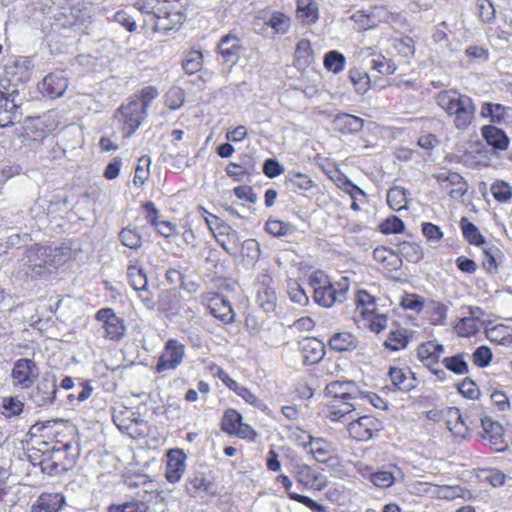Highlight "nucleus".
Instances as JSON below:
<instances>
[{"label": "nucleus", "instance_id": "nucleus-59", "mask_svg": "<svg viewBox=\"0 0 512 512\" xmlns=\"http://www.w3.org/2000/svg\"><path fill=\"white\" fill-rule=\"evenodd\" d=\"M483 116H490L491 121L500 123L504 119L505 107L498 103L485 102L481 111Z\"/></svg>", "mask_w": 512, "mask_h": 512}, {"label": "nucleus", "instance_id": "nucleus-26", "mask_svg": "<svg viewBox=\"0 0 512 512\" xmlns=\"http://www.w3.org/2000/svg\"><path fill=\"white\" fill-rule=\"evenodd\" d=\"M334 129L342 134H354L362 130L364 120L358 116L342 113L333 121Z\"/></svg>", "mask_w": 512, "mask_h": 512}, {"label": "nucleus", "instance_id": "nucleus-10", "mask_svg": "<svg viewBox=\"0 0 512 512\" xmlns=\"http://www.w3.org/2000/svg\"><path fill=\"white\" fill-rule=\"evenodd\" d=\"M56 124L49 114L27 117L24 120L25 139H32L38 143L42 142L55 129Z\"/></svg>", "mask_w": 512, "mask_h": 512}, {"label": "nucleus", "instance_id": "nucleus-45", "mask_svg": "<svg viewBox=\"0 0 512 512\" xmlns=\"http://www.w3.org/2000/svg\"><path fill=\"white\" fill-rule=\"evenodd\" d=\"M240 236L236 230L219 237L217 243L231 256H235L240 250Z\"/></svg>", "mask_w": 512, "mask_h": 512}, {"label": "nucleus", "instance_id": "nucleus-38", "mask_svg": "<svg viewBox=\"0 0 512 512\" xmlns=\"http://www.w3.org/2000/svg\"><path fill=\"white\" fill-rule=\"evenodd\" d=\"M460 226L463 236L469 242V244L480 246L485 243V239L478 227L470 222L466 217H462Z\"/></svg>", "mask_w": 512, "mask_h": 512}, {"label": "nucleus", "instance_id": "nucleus-23", "mask_svg": "<svg viewBox=\"0 0 512 512\" xmlns=\"http://www.w3.org/2000/svg\"><path fill=\"white\" fill-rule=\"evenodd\" d=\"M186 455L181 449H171L167 453L165 476L170 483L178 482L185 471Z\"/></svg>", "mask_w": 512, "mask_h": 512}, {"label": "nucleus", "instance_id": "nucleus-63", "mask_svg": "<svg viewBox=\"0 0 512 512\" xmlns=\"http://www.w3.org/2000/svg\"><path fill=\"white\" fill-rule=\"evenodd\" d=\"M492 356L493 355L491 349L487 346L482 345L477 347L476 350L473 352L472 360L476 366L484 368L490 364Z\"/></svg>", "mask_w": 512, "mask_h": 512}, {"label": "nucleus", "instance_id": "nucleus-27", "mask_svg": "<svg viewBox=\"0 0 512 512\" xmlns=\"http://www.w3.org/2000/svg\"><path fill=\"white\" fill-rule=\"evenodd\" d=\"M389 377L392 384L402 391H410L417 385V378L410 370L405 372L402 368L390 367Z\"/></svg>", "mask_w": 512, "mask_h": 512}, {"label": "nucleus", "instance_id": "nucleus-25", "mask_svg": "<svg viewBox=\"0 0 512 512\" xmlns=\"http://www.w3.org/2000/svg\"><path fill=\"white\" fill-rule=\"evenodd\" d=\"M16 96L0 99V127H8L20 121L19 106L15 102Z\"/></svg>", "mask_w": 512, "mask_h": 512}, {"label": "nucleus", "instance_id": "nucleus-1", "mask_svg": "<svg viewBox=\"0 0 512 512\" xmlns=\"http://www.w3.org/2000/svg\"><path fill=\"white\" fill-rule=\"evenodd\" d=\"M134 6L143 15V30L169 31L186 20V8L181 0H139Z\"/></svg>", "mask_w": 512, "mask_h": 512}, {"label": "nucleus", "instance_id": "nucleus-50", "mask_svg": "<svg viewBox=\"0 0 512 512\" xmlns=\"http://www.w3.org/2000/svg\"><path fill=\"white\" fill-rule=\"evenodd\" d=\"M490 191L494 199L501 203H506L512 198V188L503 180H496L491 185Z\"/></svg>", "mask_w": 512, "mask_h": 512}, {"label": "nucleus", "instance_id": "nucleus-34", "mask_svg": "<svg viewBox=\"0 0 512 512\" xmlns=\"http://www.w3.org/2000/svg\"><path fill=\"white\" fill-rule=\"evenodd\" d=\"M127 276L129 284L135 291H145V288L148 286L147 275L142 268L137 267L136 263L130 261L127 268Z\"/></svg>", "mask_w": 512, "mask_h": 512}, {"label": "nucleus", "instance_id": "nucleus-48", "mask_svg": "<svg viewBox=\"0 0 512 512\" xmlns=\"http://www.w3.org/2000/svg\"><path fill=\"white\" fill-rule=\"evenodd\" d=\"M286 182L293 187L307 191L315 186L314 181L307 175L297 171H289L286 175Z\"/></svg>", "mask_w": 512, "mask_h": 512}, {"label": "nucleus", "instance_id": "nucleus-13", "mask_svg": "<svg viewBox=\"0 0 512 512\" xmlns=\"http://www.w3.org/2000/svg\"><path fill=\"white\" fill-rule=\"evenodd\" d=\"M96 319L103 323L105 338L119 341L125 335L126 326L124 320L117 316L112 308H102L98 310Z\"/></svg>", "mask_w": 512, "mask_h": 512}, {"label": "nucleus", "instance_id": "nucleus-41", "mask_svg": "<svg viewBox=\"0 0 512 512\" xmlns=\"http://www.w3.org/2000/svg\"><path fill=\"white\" fill-rule=\"evenodd\" d=\"M346 63L345 56L336 50H331L324 55L323 64L324 67L333 72L334 74H338L343 71Z\"/></svg>", "mask_w": 512, "mask_h": 512}, {"label": "nucleus", "instance_id": "nucleus-57", "mask_svg": "<svg viewBox=\"0 0 512 512\" xmlns=\"http://www.w3.org/2000/svg\"><path fill=\"white\" fill-rule=\"evenodd\" d=\"M371 68L382 75H392L397 70L394 61L383 55H378L377 58L372 59Z\"/></svg>", "mask_w": 512, "mask_h": 512}, {"label": "nucleus", "instance_id": "nucleus-22", "mask_svg": "<svg viewBox=\"0 0 512 512\" xmlns=\"http://www.w3.org/2000/svg\"><path fill=\"white\" fill-rule=\"evenodd\" d=\"M66 505V498L62 493L43 492L31 506V512H59Z\"/></svg>", "mask_w": 512, "mask_h": 512}, {"label": "nucleus", "instance_id": "nucleus-56", "mask_svg": "<svg viewBox=\"0 0 512 512\" xmlns=\"http://www.w3.org/2000/svg\"><path fill=\"white\" fill-rule=\"evenodd\" d=\"M417 356L423 365L428 369H432V367L436 366L439 362L435 356V352L431 350V344L427 342L419 345L417 349Z\"/></svg>", "mask_w": 512, "mask_h": 512}, {"label": "nucleus", "instance_id": "nucleus-46", "mask_svg": "<svg viewBox=\"0 0 512 512\" xmlns=\"http://www.w3.org/2000/svg\"><path fill=\"white\" fill-rule=\"evenodd\" d=\"M257 302L265 312H272L276 307V293L274 289L266 286L258 290Z\"/></svg>", "mask_w": 512, "mask_h": 512}, {"label": "nucleus", "instance_id": "nucleus-17", "mask_svg": "<svg viewBox=\"0 0 512 512\" xmlns=\"http://www.w3.org/2000/svg\"><path fill=\"white\" fill-rule=\"evenodd\" d=\"M243 50L241 39L234 34L223 36L218 43V51L223 62L230 66L235 65L239 61Z\"/></svg>", "mask_w": 512, "mask_h": 512}, {"label": "nucleus", "instance_id": "nucleus-55", "mask_svg": "<svg viewBox=\"0 0 512 512\" xmlns=\"http://www.w3.org/2000/svg\"><path fill=\"white\" fill-rule=\"evenodd\" d=\"M477 13L483 23H491L495 20L496 9L491 0H477Z\"/></svg>", "mask_w": 512, "mask_h": 512}, {"label": "nucleus", "instance_id": "nucleus-37", "mask_svg": "<svg viewBox=\"0 0 512 512\" xmlns=\"http://www.w3.org/2000/svg\"><path fill=\"white\" fill-rule=\"evenodd\" d=\"M399 254L410 263H418L423 259L424 251L422 247L415 242L402 241L398 244Z\"/></svg>", "mask_w": 512, "mask_h": 512}, {"label": "nucleus", "instance_id": "nucleus-6", "mask_svg": "<svg viewBox=\"0 0 512 512\" xmlns=\"http://www.w3.org/2000/svg\"><path fill=\"white\" fill-rule=\"evenodd\" d=\"M146 116L147 112L138 100H131L122 104L114 114L115 119L122 124L125 138H129L135 133Z\"/></svg>", "mask_w": 512, "mask_h": 512}, {"label": "nucleus", "instance_id": "nucleus-47", "mask_svg": "<svg viewBox=\"0 0 512 512\" xmlns=\"http://www.w3.org/2000/svg\"><path fill=\"white\" fill-rule=\"evenodd\" d=\"M408 338L403 330H391L387 339L384 341V346L391 351H399L406 348Z\"/></svg>", "mask_w": 512, "mask_h": 512}, {"label": "nucleus", "instance_id": "nucleus-64", "mask_svg": "<svg viewBox=\"0 0 512 512\" xmlns=\"http://www.w3.org/2000/svg\"><path fill=\"white\" fill-rule=\"evenodd\" d=\"M184 101V91L181 88H172L165 95V103L172 110L180 108Z\"/></svg>", "mask_w": 512, "mask_h": 512}, {"label": "nucleus", "instance_id": "nucleus-52", "mask_svg": "<svg viewBox=\"0 0 512 512\" xmlns=\"http://www.w3.org/2000/svg\"><path fill=\"white\" fill-rule=\"evenodd\" d=\"M151 159L148 155H143L139 158L133 182L137 186H142L149 177V166Z\"/></svg>", "mask_w": 512, "mask_h": 512}, {"label": "nucleus", "instance_id": "nucleus-40", "mask_svg": "<svg viewBox=\"0 0 512 512\" xmlns=\"http://www.w3.org/2000/svg\"><path fill=\"white\" fill-rule=\"evenodd\" d=\"M107 512H149V507L138 499H131L122 503H112Z\"/></svg>", "mask_w": 512, "mask_h": 512}, {"label": "nucleus", "instance_id": "nucleus-3", "mask_svg": "<svg viewBox=\"0 0 512 512\" xmlns=\"http://www.w3.org/2000/svg\"><path fill=\"white\" fill-rule=\"evenodd\" d=\"M64 248L35 244L29 247L22 259L27 268L25 273L31 278L45 275L50 267L60 266L64 260Z\"/></svg>", "mask_w": 512, "mask_h": 512}, {"label": "nucleus", "instance_id": "nucleus-8", "mask_svg": "<svg viewBox=\"0 0 512 512\" xmlns=\"http://www.w3.org/2000/svg\"><path fill=\"white\" fill-rule=\"evenodd\" d=\"M33 67L32 61L28 57H17L12 63L6 64L4 68L3 80L10 89H17L20 84H24L30 78V72Z\"/></svg>", "mask_w": 512, "mask_h": 512}, {"label": "nucleus", "instance_id": "nucleus-31", "mask_svg": "<svg viewBox=\"0 0 512 512\" xmlns=\"http://www.w3.org/2000/svg\"><path fill=\"white\" fill-rule=\"evenodd\" d=\"M264 25L267 27L266 29H272V37L276 34L284 35L290 28L291 19L286 14L280 11H275L267 20H265Z\"/></svg>", "mask_w": 512, "mask_h": 512}, {"label": "nucleus", "instance_id": "nucleus-33", "mask_svg": "<svg viewBox=\"0 0 512 512\" xmlns=\"http://www.w3.org/2000/svg\"><path fill=\"white\" fill-rule=\"evenodd\" d=\"M503 257L502 251L495 245L491 244L483 249V268L490 274L498 271V263Z\"/></svg>", "mask_w": 512, "mask_h": 512}, {"label": "nucleus", "instance_id": "nucleus-15", "mask_svg": "<svg viewBox=\"0 0 512 512\" xmlns=\"http://www.w3.org/2000/svg\"><path fill=\"white\" fill-rule=\"evenodd\" d=\"M390 12L384 6H375L370 11L359 10L351 15L359 29L370 30L381 22H387L390 18Z\"/></svg>", "mask_w": 512, "mask_h": 512}, {"label": "nucleus", "instance_id": "nucleus-51", "mask_svg": "<svg viewBox=\"0 0 512 512\" xmlns=\"http://www.w3.org/2000/svg\"><path fill=\"white\" fill-rule=\"evenodd\" d=\"M203 55L200 51H191L182 62L186 74L193 75L201 70Z\"/></svg>", "mask_w": 512, "mask_h": 512}, {"label": "nucleus", "instance_id": "nucleus-61", "mask_svg": "<svg viewBox=\"0 0 512 512\" xmlns=\"http://www.w3.org/2000/svg\"><path fill=\"white\" fill-rule=\"evenodd\" d=\"M356 304L358 308H362L361 313H372L376 308V300L375 297L370 295L365 290H359L356 294Z\"/></svg>", "mask_w": 512, "mask_h": 512}, {"label": "nucleus", "instance_id": "nucleus-28", "mask_svg": "<svg viewBox=\"0 0 512 512\" xmlns=\"http://www.w3.org/2000/svg\"><path fill=\"white\" fill-rule=\"evenodd\" d=\"M481 134L488 145L498 150H506L509 146V138L506 133L496 126L485 125L481 128Z\"/></svg>", "mask_w": 512, "mask_h": 512}, {"label": "nucleus", "instance_id": "nucleus-5", "mask_svg": "<svg viewBox=\"0 0 512 512\" xmlns=\"http://www.w3.org/2000/svg\"><path fill=\"white\" fill-rule=\"evenodd\" d=\"M349 287V278L342 277L334 283L330 281L323 286H318L313 292V299L318 305L331 308L334 304L343 303L347 299Z\"/></svg>", "mask_w": 512, "mask_h": 512}, {"label": "nucleus", "instance_id": "nucleus-7", "mask_svg": "<svg viewBox=\"0 0 512 512\" xmlns=\"http://www.w3.org/2000/svg\"><path fill=\"white\" fill-rule=\"evenodd\" d=\"M39 377V369L36 362L29 358H20L13 364L11 370L12 384L20 390L32 388Z\"/></svg>", "mask_w": 512, "mask_h": 512}, {"label": "nucleus", "instance_id": "nucleus-18", "mask_svg": "<svg viewBox=\"0 0 512 512\" xmlns=\"http://www.w3.org/2000/svg\"><path fill=\"white\" fill-rule=\"evenodd\" d=\"M69 85L66 72L57 69L50 72L42 81V91L51 99L59 98L64 95Z\"/></svg>", "mask_w": 512, "mask_h": 512}, {"label": "nucleus", "instance_id": "nucleus-32", "mask_svg": "<svg viewBox=\"0 0 512 512\" xmlns=\"http://www.w3.org/2000/svg\"><path fill=\"white\" fill-rule=\"evenodd\" d=\"M118 240L122 245L131 249L138 250L142 247V236L136 226L128 225L123 227L118 234Z\"/></svg>", "mask_w": 512, "mask_h": 512}, {"label": "nucleus", "instance_id": "nucleus-21", "mask_svg": "<svg viewBox=\"0 0 512 512\" xmlns=\"http://www.w3.org/2000/svg\"><path fill=\"white\" fill-rule=\"evenodd\" d=\"M186 492L191 497H203L216 494V487L204 473L197 472L188 476L186 481Z\"/></svg>", "mask_w": 512, "mask_h": 512}, {"label": "nucleus", "instance_id": "nucleus-11", "mask_svg": "<svg viewBox=\"0 0 512 512\" xmlns=\"http://www.w3.org/2000/svg\"><path fill=\"white\" fill-rule=\"evenodd\" d=\"M184 356L185 346L176 339H169L157 361L156 372L162 373L166 370L176 369L182 363Z\"/></svg>", "mask_w": 512, "mask_h": 512}, {"label": "nucleus", "instance_id": "nucleus-43", "mask_svg": "<svg viewBox=\"0 0 512 512\" xmlns=\"http://www.w3.org/2000/svg\"><path fill=\"white\" fill-rule=\"evenodd\" d=\"M242 420L243 417L237 410L227 409L222 418L221 429L224 432L233 435L236 429L239 428Z\"/></svg>", "mask_w": 512, "mask_h": 512}, {"label": "nucleus", "instance_id": "nucleus-9", "mask_svg": "<svg viewBox=\"0 0 512 512\" xmlns=\"http://www.w3.org/2000/svg\"><path fill=\"white\" fill-rule=\"evenodd\" d=\"M383 429V423L374 416L364 415L353 420L348 425L351 437L358 441H368L378 436Z\"/></svg>", "mask_w": 512, "mask_h": 512}, {"label": "nucleus", "instance_id": "nucleus-35", "mask_svg": "<svg viewBox=\"0 0 512 512\" xmlns=\"http://www.w3.org/2000/svg\"><path fill=\"white\" fill-rule=\"evenodd\" d=\"M298 17L306 23H315L319 17L318 6L314 0H296Z\"/></svg>", "mask_w": 512, "mask_h": 512}, {"label": "nucleus", "instance_id": "nucleus-62", "mask_svg": "<svg viewBox=\"0 0 512 512\" xmlns=\"http://www.w3.org/2000/svg\"><path fill=\"white\" fill-rule=\"evenodd\" d=\"M347 387L349 386L346 385V381H333L326 386L325 392L326 395L333 397L334 400L347 401V394H349Z\"/></svg>", "mask_w": 512, "mask_h": 512}, {"label": "nucleus", "instance_id": "nucleus-20", "mask_svg": "<svg viewBox=\"0 0 512 512\" xmlns=\"http://www.w3.org/2000/svg\"><path fill=\"white\" fill-rule=\"evenodd\" d=\"M299 350L301 351L305 365L319 363L326 353L325 344L314 337H307L300 341Z\"/></svg>", "mask_w": 512, "mask_h": 512}, {"label": "nucleus", "instance_id": "nucleus-49", "mask_svg": "<svg viewBox=\"0 0 512 512\" xmlns=\"http://www.w3.org/2000/svg\"><path fill=\"white\" fill-rule=\"evenodd\" d=\"M349 78L357 93L364 94L368 90L370 78L366 72L353 68L349 71Z\"/></svg>", "mask_w": 512, "mask_h": 512}, {"label": "nucleus", "instance_id": "nucleus-42", "mask_svg": "<svg viewBox=\"0 0 512 512\" xmlns=\"http://www.w3.org/2000/svg\"><path fill=\"white\" fill-rule=\"evenodd\" d=\"M397 256L398 254L394 250L385 246H378L373 251L374 260L385 267L396 268L397 262L400 261Z\"/></svg>", "mask_w": 512, "mask_h": 512}, {"label": "nucleus", "instance_id": "nucleus-58", "mask_svg": "<svg viewBox=\"0 0 512 512\" xmlns=\"http://www.w3.org/2000/svg\"><path fill=\"white\" fill-rule=\"evenodd\" d=\"M405 229L404 222L395 215L386 218L380 225L379 230L383 234H398Z\"/></svg>", "mask_w": 512, "mask_h": 512}, {"label": "nucleus", "instance_id": "nucleus-60", "mask_svg": "<svg viewBox=\"0 0 512 512\" xmlns=\"http://www.w3.org/2000/svg\"><path fill=\"white\" fill-rule=\"evenodd\" d=\"M422 233L427 239V241L430 242L431 245L434 247H436L439 244L440 240L444 236L441 228L438 225H435L430 222H424L422 224Z\"/></svg>", "mask_w": 512, "mask_h": 512}, {"label": "nucleus", "instance_id": "nucleus-24", "mask_svg": "<svg viewBox=\"0 0 512 512\" xmlns=\"http://www.w3.org/2000/svg\"><path fill=\"white\" fill-rule=\"evenodd\" d=\"M305 447H309V453L312 454L317 462L328 463L329 461L336 459V448L331 442L324 438L309 436V442Z\"/></svg>", "mask_w": 512, "mask_h": 512}, {"label": "nucleus", "instance_id": "nucleus-12", "mask_svg": "<svg viewBox=\"0 0 512 512\" xmlns=\"http://www.w3.org/2000/svg\"><path fill=\"white\" fill-rule=\"evenodd\" d=\"M481 426L483 429L481 438L486 445L495 452H504L508 449V443L504 438V429L499 422L485 416L481 419Z\"/></svg>", "mask_w": 512, "mask_h": 512}, {"label": "nucleus", "instance_id": "nucleus-4", "mask_svg": "<svg viewBox=\"0 0 512 512\" xmlns=\"http://www.w3.org/2000/svg\"><path fill=\"white\" fill-rule=\"evenodd\" d=\"M79 447L71 442L53 446L51 455L41 461V468L49 475H60L71 469L79 456Z\"/></svg>", "mask_w": 512, "mask_h": 512}, {"label": "nucleus", "instance_id": "nucleus-19", "mask_svg": "<svg viewBox=\"0 0 512 512\" xmlns=\"http://www.w3.org/2000/svg\"><path fill=\"white\" fill-rule=\"evenodd\" d=\"M291 473L306 488L321 490L324 487L322 475L304 463L293 464Z\"/></svg>", "mask_w": 512, "mask_h": 512}, {"label": "nucleus", "instance_id": "nucleus-29", "mask_svg": "<svg viewBox=\"0 0 512 512\" xmlns=\"http://www.w3.org/2000/svg\"><path fill=\"white\" fill-rule=\"evenodd\" d=\"M356 409V404L349 401L333 400L326 406L325 415L331 421H340Z\"/></svg>", "mask_w": 512, "mask_h": 512}, {"label": "nucleus", "instance_id": "nucleus-44", "mask_svg": "<svg viewBox=\"0 0 512 512\" xmlns=\"http://www.w3.org/2000/svg\"><path fill=\"white\" fill-rule=\"evenodd\" d=\"M442 363L446 369L456 375H465L469 372V367L467 362L464 360L463 354L446 357L442 360Z\"/></svg>", "mask_w": 512, "mask_h": 512}, {"label": "nucleus", "instance_id": "nucleus-39", "mask_svg": "<svg viewBox=\"0 0 512 512\" xmlns=\"http://www.w3.org/2000/svg\"><path fill=\"white\" fill-rule=\"evenodd\" d=\"M467 182L463 176L455 172L443 189H449V196L453 199L462 198L467 192Z\"/></svg>", "mask_w": 512, "mask_h": 512}, {"label": "nucleus", "instance_id": "nucleus-16", "mask_svg": "<svg viewBox=\"0 0 512 512\" xmlns=\"http://www.w3.org/2000/svg\"><path fill=\"white\" fill-rule=\"evenodd\" d=\"M207 305L210 313L224 324L234 321L235 312L231 303L221 294L214 292L207 296Z\"/></svg>", "mask_w": 512, "mask_h": 512}, {"label": "nucleus", "instance_id": "nucleus-2", "mask_svg": "<svg viewBox=\"0 0 512 512\" xmlns=\"http://www.w3.org/2000/svg\"><path fill=\"white\" fill-rule=\"evenodd\" d=\"M436 103L453 118L455 127L465 130L472 123L476 107L472 99L456 90L440 91L435 97Z\"/></svg>", "mask_w": 512, "mask_h": 512}, {"label": "nucleus", "instance_id": "nucleus-14", "mask_svg": "<svg viewBox=\"0 0 512 512\" xmlns=\"http://www.w3.org/2000/svg\"><path fill=\"white\" fill-rule=\"evenodd\" d=\"M56 381L55 375L46 374L37 383L36 387L32 389L30 398L38 407L54 403L58 391Z\"/></svg>", "mask_w": 512, "mask_h": 512}, {"label": "nucleus", "instance_id": "nucleus-36", "mask_svg": "<svg viewBox=\"0 0 512 512\" xmlns=\"http://www.w3.org/2000/svg\"><path fill=\"white\" fill-rule=\"evenodd\" d=\"M387 204L395 211L408 209L407 190L399 186L390 188L387 192Z\"/></svg>", "mask_w": 512, "mask_h": 512}, {"label": "nucleus", "instance_id": "nucleus-54", "mask_svg": "<svg viewBox=\"0 0 512 512\" xmlns=\"http://www.w3.org/2000/svg\"><path fill=\"white\" fill-rule=\"evenodd\" d=\"M24 403L17 397H4L2 401V414L6 418L20 415L23 412Z\"/></svg>", "mask_w": 512, "mask_h": 512}, {"label": "nucleus", "instance_id": "nucleus-30", "mask_svg": "<svg viewBox=\"0 0 512 512\" xmlns=\"http://www.w3.org/2000/svg\"><path fill=\"white\" fill-rule=\"evenodd\" d=\"M328 344L337 352L351 351L357 347V339L351 333L338 332L330 337Z\"/></svg>", "mask_w": 512, "mask_h": 512}, {"label": "nucleus", "instance_id": "nucleus-53", "mask_svg": "<svg viewBox=\"0 0 512 512\" xmlns=\"http://www.w3.org/2000/svg\"><path fill=\"white\" fill-rule=\"evenodd\" d=\"M265 229L274 237L286 236L295 230L291 224L281 220H268Z\"/></svg>", "mask_w": 512, "mask_h": 512}]
</instances>
